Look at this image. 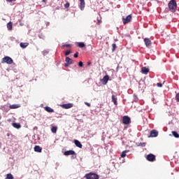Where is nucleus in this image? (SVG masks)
<instances>
[{"label":"nucleus","instance_id":"obj_1","mask_svg":"<svg viewBox=\"0 0 179 179\" xmlns=\"http://www.w3.org/2000/svg\"><path fill=\"white\" fill-rule=\"evenodd\" d=\"M168 6L171 12H176L177 10V2L176 1H170Z\"/></svg>","mask_w":179,"mask_h":179},{"label":"nucleus","instance_id":"obj_2","mask_svg":"<svg viewBox=\"0 0 179 179\" xmlns=\"http://www.w3.org/2000/svg\"><path fill=\"white\" fill-rule=\"evenodd\" d=\"M1 64H8L9 65H11V64H13V59L8 56H6L1 59Z\"/></svg>","mask_w":179,"mask_h":179},{"label":"nucleus","instance_id":"obj_3","mask_svg":"<svg viewBox=\"0 0 179 179\" xmlns=\"http://www.w3.org/2000/svg\"><path fill=\"white\" fill-rule=\"evenodd\" d=\"M85 177L87 179H98L99 178V175L94 173L90 172V173H87Z\"/></svg>","mask_w":179,"mask_h":179},{"label":"nucleus","instance_id":"obj_4","mask_svg":"<svg viewBox=\"0 0 179 179\" xmlns=\"http://www.w3.org/2000/svg\"><path fill=\"white\" fill-rule=\"evenodd\" d=\"M122 124L124 125H129V124H131V117L127 115L124 116L122 117Z\"/></svg>","mask_w":179,"mask_h":179},{"label":"nucleus","instance_id":"obj_5","mask_svg":"<svg viewBox=\"0 0 179 179\" xmlns=\"http://www.w3.org/2000/svg\"><path fill=\"white\" fill-rule=\"evenodd\" d=\"M132 20V15H129L126 17H122V22L124 24H127V23H129Z\"/></svg>","mask_w":179,"mask_h":179},{"label":"nucleus","instance_id":"obj_6","mask_svg":"<svg viewBox=\"0 0 179 179\" xmlns=\"http://www.w3.org/2000/svg\"><path fill=\"white\" fill-rule=\"evenodd\" d=\"M146 159L148 162H156V155L153 154H149L147 155Z\"/></svg>","mask_w":179,"mask_h":179},{"label":"nucleus","instance_id":"obj_7","mask_svg":"<svg viewBox=\"0 0 179 179\" xmlns=\"http://www.w3.org/2000/svg\"><path fill=\"white\" fill-rule=\"evenodd\" d=\"M159 135V131L156 129H153L150 131V137L151 138H156Z\"/></svg>","mask_w":179,"mask_h":179},{"label":"nucleus","instance_id":"obj_8","mask_svg":"<svg viewBox=\"0 0 179 179\" xmlns=\"http://www.w3.org/2000/svg\"><path fill=\"white\" fill-rule=\"evenodd\" d=\"M64 156H72V155H76V152H75V151L70 150H67L65 151L64 152Z\"/></svg>","mask_w":179,"mask_h":179},{"label":"nucleus","instance_id":"obj_9","mask_svg":"<svg viewBox=\"0 0 179 179\" xmlns=\"http://www.w3.org/2000/svg\"><path fill=\"white\" fill-rule=\"evenodd\" d=\"M144 43L146 45V47H150V45H152V41H150V39L149 38H145Z\"/></svg>","mask_w":179,"mask_h":179},{"label":"nucleus","instance_id":"obj_10","mask_svg":"<svg viewBox=\"0 0 179 179\" xmlns=\"http://www.w3.org/2000/svg\"><path fill=\"white\" fill-rule=\"evenodd\" d=\"M108 79H110V77L108 76H105L101 80V82L103 85H107V83L108 82Z\"/></svg>","mask_w":179,"mask_h":179},{"label":"nucleus","instance_id":"obj_11","mask_svg":"<svg viewBox=\"0 0 179 179\" xmlns=\"http://www.w3.org/2000/svg\"><path fill=\"white\" fill-rule=\"evenodd\" d=\"M62 108H72V107H73V103H66V104H63L62 105Z\"/></svg>","mask_w":179,"mask_h":179},{"label":"nucleus","instance_id":"obj_12","mask_svg":"<svg viewBox=\"0 0 179 179\" xmlns=\"http://www.w3.org/2000/svg\"><path fill=\"white\" fill-rule=\"evenodd\" d=\"M34 149V152H37L38 153H41L43 151V148L40 145H36Z\"/></svg>","mask_w":179,"mask_h":179},{"label":"nucleus","instance_id":"obj_13","mask_svg":"<svg viewBox=\"0 0 179 179\" xmlns=\"http://www.w3.org/2000/svg\"><path fill=\"white\" fill-rule=\"evenodd\" d=\"M141 73H143L144 75H148L149 73V69L144 66L141 69Z\"/></svg>","mask_w":179,"mask_h":179},{"label":"nucleus","instance_id":"obj_14","mask_svg":"<svg viewBox=\"0 0 179 179\" xmlns=\"http://www.w3.org/2000/svg\"><path fill=\"white\" fill-rule=\"evenodd\" d=\"M74 143H75L76 146H77V148H80V149H82V148H83V145H82L80 141H79L78 140H75Z\"/></svg>","mask_w":179,"mask_h":179},{"label":"nucleus","instance_id":"obj_15","mask_svg":"<svg viewBox=\"0 0 179 179\" xmlns=\"http://www.w3.org/2000/svg\"><path fill=\"white\" fill-rule=\"evenodd\" d=\"M19 108H20V105L19 104H13L9 106V108H10L11 110H15Z\"/></svg>","mask_w":179,"mask_h":179},{"label":"nucleus","instance_id":"obj_16","mask_svg":"<svg viewBox=\"0 0 179 179\" xmlns=\"http://www.w3.org/2000/svg\"><path fill=\"white\" fill-rule=\"evenodd\" d=\"M65 61L69 65H72V64H73V60H72V59L69 58V57H66Z\"/></svg>","mask_w":179,"mask_h":179},{"label":"nucleus","instance_id":"obj_17","mask_svg":"<svg viewBox=\"0 0 179 179\" xmlns=\"http://www.w3.org/2000/svg\"><path fill=\"white\" fill-rule=\"evenodd\" d=\"M44 110H45L47 113H54V109L51 108L50 106H45Z\"/></svg>","mask_w":179,"mask_h":179},{"label":"nucleus","instance_id":"obj_18","mask_svg":"<svg viewBox=\"0 0 179 179\" xmlns=\"http://www.w3.org/2000/svg\"><path fill=\"white\" fill-rule=\"evenodd\" d=\"M13 27V24L12 23V22H9L8 24H7V28L8 30H12Z\"/></svg>","mask_w":179,"mask_h":179},{"label":"nucleus","instance_id":"obj_19","mask_svg":"<svg viewBox=\"0 0 179 179\" xmlns=\"http://www.w3.org/2000/svg\"><path fill=\"white\" fill-rule=\"evenodd\" d=\"M29 45V43H20V46L21 48H26Z\"/></svg>","mask_w":179,"mask_h":179},{"label":"nucleus","instance_id":"obj_20","mask_svg":"<svg viewBox=\"0 0 179 179\" xmlns=\"http://www.w3.org/2000/svg\"><path fill=\"white\" fill-rule=\"evenodd\" d=\"M13 127L14 128H16L17 129H19L21 128L22 126L20 125V124L18 123H13Z\"/></svg>","mask_w":179,"mask_h":179},{"label":"nucleus","instance_id":"obj_21","mask_svg":"<svg viewBox=\"0 0 179 179\" xmlns=\"http://www.w3.org/2000/svg\"><path fill=\"white\" fill-rule=\"evenodd\" d=\"M80 8L81 10H83L85 9V1H80Z\"/></svg>","mask_w":179,"mask_h":179},{"label":"nucleus","instance_id":"obj_22","mask_svg":"<svg viewBox=\"0 0 179 179\" xmlns=\"http://www.w3.org/2000/svg\"><path fill=\"white\" fill-rule=\"evenodd\" d=\"M57 129H58V128L57 127H52L51 128V131L52 132V134H57Z\"/></svg>","mask_w":179,"mask_h":179},{"label":"nucleus","instance_id":"obj_23","mask_svg":"<svg viewBox=\"0 0 179 179\" xmlns=\"http://www.w3.org/2000/svg\"><path fill=\"white\" fill-rule=\"evenodd\" d=\"M113 102L115 106H118V102L117 101V98L115 96H113Z\"/></svg>","mask_w":179,"mask_h":179},{"label":"nucleus","instance_id":"obj_24","mask_svg":"<svg viewBox=\"0 0 179 179\" xmlns=\"http://www.w3.org/2000/svg\"><path fill=\"white\" fill-rule=\"evenodd\" d=\"M85 46V43L83 42H79L78 43V47H79L80 48H83Z\"/></svg>","mask_w":179,"mask_h":179},{"label":"nucleus","instance_id":"obj_25","mask_svg":"<svg viewBox=\"0 0 179 179\" xmlns=\"http://www.w3.org/2000/svg\"><path fill=\"white\" fill-rule=\"evenodd\" d=\"M5 179H13V175H12V173H8L6 175Z\"/></svg>","mask_w":179,"mask_h":179},{"label":"nucleus","instance_id":"obj_26","mask_svg":"<svg viewBox=\"0 0 179 179\" xmlns=\"http://www.w3.org/2000/svg\"><path fill=\"white\" fill-rule=\"evenodd\" d=\"M127 153H128V150H124V151H123L122 152V154H121V157H125L126 156H127Z\"/></svg>","mask_w":179,"mask_h":179},{"label":"nucleus","instance_id":"obj_27","mask_svg":"<svg viewBox=\"0 0 179 179\" xmlns=\"http://www.w3.org/2000/svg\"><path fill=\"white\" fill-rule=\"evenodd\" d=\"M172 135H173L175 138H179V134H178V133H177V131H172Z\"/></svg>","mask_w":179,"mask_h":179},{"label":"nucleus","instance_id":"obj_28","mask_svg":"<svg viewBox=\"0 0 179 179\" xmlns=\"http://www.w3.org/2000/svg\"><path fill=\"white\" fill-rule=\"evenodd\" d=\"M62 48H69L71 47V44H64L62 45Z\"/></svg>","mask_w":179,"mask_h":179},{"label":"nucleus","instance_id":"obj_29","mask_svg":"<svg viewBox=\"0 0 179 179\" xmlns=\"http://www.w3.org/2000/svg\"><path fill=\"white\" fill-rule=\"evenodd\" d=\"M157 87H163V84H162V83H157Z\"/></svg>","mask_w":179,"mask_h":179},{"label":"nucleus","instance_id":"obj_30","mask_svg":"<svg viewBox=\"0 0 179 179\" xmlns=\"http://www.w3.org/2000/svg\"><path fill=\"white\" fill-rule=\"evenodd\" d=\"M42 52L43 55H47V54H48V50H43Z\"/></svg>","mask_w":179,"mask_h":179},{"label":"nucleus","instance_id":"obj_31","mask_svg":"<svg viewBox=\"0 0 179 179\" xmlns=\"http://www.w3.org/2000/svg\"><path fill=\"white\" fill-rule=\"evenodd\" d=\"M69 54H71V50H66V51L65 52V55H66V56L69 55Z\"/></svg>","mask_w":179,"mask_h":179},{"label":"nucleus","instance_id":"obj_32","mask_svg":"<svg viewBox=\"0 0 179 179\" xmlns=\"http://www.w3.org/2000/svg\"><path fill=\"white\" fill-rule=\"evenodd\" d=\"M79 55V52H76L75 54H74V58H78Z\"/></svg>","mask_w":179,"mask_h":179},{"label":"nucleus","instance_id":"obj_33","mask_svg":"<svg viewBox=\"0 0 179 179\" xmlns=\"http://www.w3.org/2000/svg\"><path fill=\"white\" fill-rule=\"evenodd\" d=\"M115 48H117V45L113 44V51H115Z\"/></svg>","mask_w":179,"mask_h":179},{"label":"nucleus","instance_id":"obj_34","mask_svg":"<svg viewBox=\"0 0 179 179\" xmlns=\"http://www.w3.org/2000/svg\"><path fill=\"white\" fill-rule=\"evenodd\" d=\"M64 7L66 8V9H68V8H69V3H66L64 5Z\"/></svg>","mask_w":179,"mask_h":179},{"label":"nucleus","instance_id":"obj_35","mask_svg":"<svg viewBox=\"0 0 179 179\" xmlns=\"http://www.w3.org/2000/svg\"><path fill=\"white\" fill-rule=\"evenodd\" d=\"M78 66H80V67L83 66V62H78Z\"/></svg>","mask_w":179,"mask_h":179},{"label":"nucleus","instance_id":"obj_36","mask_svg":"<svg viewBox=\"0 0 179 179\" xmlns=\"http://www.w3.org/2000/svg\"><path fill=\"white\" fill-rule=\"evenodd\" d=\"M176 99L177 101H179V93H178L176 96Z\"/></svg>","mask_w":179,"mask_h":179},{"label":"nucleus","instance_id":"obj_37","mask_svg":"<svg viewBox=\"0 0 179 179\" xmlns=\"http://www.w3.org/2000/svg\"><path fill=\"white\" fill-rule=\"evenodd\" d=\"M71 159H76V155H71Z\"/></svg>","mask_w":179,"mask_h":179},{"label":"nucleus","instance_id":"obj_38","mask_svg":"<svg viewBox=\"0 0 179 179\" xmlns=\"http://www.w3.org/2000/svg\"><path fill=\"white\" fill-rule=\"evenodd\" d=\"M85 104L86 105V106H87V107H90V103H87V102H85Z\"/></svg>","mask_w":179,"mask_h":179},{"label":"nucleus","instance_id":"obj_39","mask_svg":"<svg viewBox=\"0 0 179 179\" xmlns=\"http://www.w3.org/2000/svg\"><path fill=\"white\" fill-rule=\"evenodd\" d=\"M69 64H68V63H66V64H64V66H66V67H68V66H69Z\"/></svg>","mask_w":179,"mask_h":179},{"label":"nucleus","instance_id":"obj_40","mask_svg":"<svg viewBox=\"0 0 179 179\" xmlns=\"http://www.w3.org/2000/svg\"><path fill=\"white\" fill-rule=\"evenodd\" d=\"M91 64H92V62H87V65H88V66H90V65H91Z\"/></svg>","mask_w":179,"mask_h":179},{"label":"nucleus","instance_id":"obj_41","mask_svg":"<svg viewBox=\"0 0 179 179\" xmlns=\"http://www.w3.org/2000/svg\"><path fill=\"white\" fill-rule=\"evenodd\" d=\"M10 134L9 133L7 134V136H10Z\"/></svg>","mask_w":179,"mask_h":179},{"label":"nucleus","instance_id":"obj_42","mask_svg":"<svg viewBox=\"0 0 179 179\" xmlns=\"http://www.w3.org/2000/svg\"><path fill=\"white\" fill-rule=\"evenodd\" d=\"M115 41H118V40L117 39H115Z\"/></svg>","mask_w":179,"mask_h":179},{"label":"nucleus","instance_id":"obj_43","mask_svg":"<svg viewBox=\"0 0 179 179\" xmlns=\"http://www.w3.org/2000/svg\"><path fill=\"white\" fill-rule=\"evenodd\" d=\"M1 118H2V116H0V120H1Z\"/></svg>","mask_w":179,"mask_h":179},{"label":"nucleus","instance_id":"obj_44","mask_svg":"<svg viewBox=\"0 0 179 179\" xmlns=\"http://www.w3.org/2000/svg\"><path fill=\"white\" fill-rule=\"evenodd\" d=\"M80 1H83V0H80Z\"/></svg>","mask_w":179,"mask_h":179},{"label":"nucleus","instance_id":"obj_45","mask_svg":"<svg viewBox=\"0 0 179 179\" xmlns=\"http://www.w3.org/2000/svg\"><path fill=\"white\" fill-rule=\"evenodd\" d=\"M43 1H45V0H43Z\"/></svg>","mask_w":179,"mask_h":179}]
</instances>
